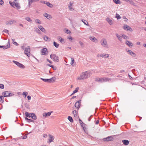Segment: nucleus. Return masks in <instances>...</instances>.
I'll return each mask as SVG.
<instances>
[{
    "mask_svg": "<svg viewBox=\"0 0 146 146\" xmlns=\"http://www.w3.org/2000/svg\"><path fill=\"white\" fill-rule=\"evenodd\" d=\"M9 3L11 6L14 8L15 7L14 6H15L18 9H19L20 8V4L17 2V1L16 0H14L13 2L10 1L9 2Z\"/></svg>",
    "mask_w": 146,
    "mask_h": 146,
    "instance_id": "1",
    "label": "nucleus"
},
{
    "mask_svg": "<svg viewBox=\"0 0 146 146\" xmlns=\"http://www.w3.org/2000/svg\"><path fill=\"white\" fill-rule=\"evenodd\" d=\"M100 43L102 46L106 48H108V45L105 38H102L100 41Z\"/></svg>",
    "mask_w": 146,
    "mask_h": 146,
    "instance_id": "2",
    "label": "nucleus"
},
{
    "mask_svg": "<svg viewBox=\"0 0 146 146\" xmlns=\"http://www.w3.org/2000/svg\"><path fill=\"white\" fill-rule=\"evenodd\" d=\"M111 79L110 78H98L96 79V81L100 82H110Z\"/></svg>",
    "mask_w": 146,
    "mask_h": 146,
    "instance_id": "3",
    "label": "nucleus"
},
{
    "mask_svg": "<svg viewBox=\"0 0 146 146\" xmlns=\"http://www.w3.org/2000/svg\"><path fill=\"white\" fill-rule=\"evenodd\" d=\"M56 79V78L54 77H53L50 79H44L41 78V79L44 82L49 83H53L54 82Z\"/></svg>",
    "mask_w": 146,
    "mask_h": 146,
    "instance_id": "4",
    "label": "nucleus"
},
{
    "mask_svg": "<svg viewBox=\"0 0 146 146\" xmlns=\"http://www.w3.org/2000/svg\"><path fill=\"white\" fill-rule=\"evenodd\" d=\"M2 94L4 97L12 96L14 95L13 93L9 91H5L2 93Z\"/></svg>",
    "mask_w": 146,
    "mask_h": 146,
    "instance_id": "5",
    "label": "nucleus"
},
{
    "mask_svg": "<svg viewBox=\"0 0 146 146\" xmlns=\"http://www.w3.org/2000/svg\"><path fill=\"white\" fill-rule=\"evenodd\" d=\"M50 58L53 60L54 61L58 62L59 61L58 56H56L55 54H51L50 55Z\"/></svg>",
    "mask_w": 146,
    "mask_h": 146,
    "instance_id": "6",
    "label": "nucleus"
},
{
    "mask_svg": "<svg viewBox=\"0 0 146 146\" xmlns=\"http://www.w3.org/2000/svg\"><path fill=\"white\" fill-rule=\"evenodd\" d=\"M24 53L27 56L29 57L30 54V48L29 46H28L25 48Z\"/></svg>",
    "mask_w": 146,
    "mask_h": 146,
    "instance_id": "7",
    "label": "nucleus"
},
{
    "mask_svg": "<svg viewBox=\"0 0 146 146\" xmlns=\"http://www.w3.org/2000/svg\"><path fill=\"white\" fill-rule=\"evenodd\" d=\"M13 62L15 64L17 65L18 66L19 68H25V66L23 64L20 63L18 62L15 61V60H13Z\"/></svg>",
    "mask_w": 146,
    "mask_h": 146,
    "instance_id": "8",
    "label": "nucleus"
},
{
    "mask_svg": "<svg viewBox=\"0 0 146 146\" xmlns=\"http://www.w3.org/2000/svg\"><path fill=\"white\" fill-rule=\"evenodd\" d=\"M112 136H109L106 138H103V140L106 141H112L113 139Z\"/></svg>",
    "mask_w": 146,
    "mask_h": 146,
    "instance_id": "9",
    "label": "nucleus"
},
{
    "mask_svg": "<svg viewBox=\"0 0 146 146\" xmlns=\"http://www.w3.org/2000/svg\"><path fill=\"white\" fill-rule=\"evenodd\" d=\"M126 51L128 53L133 57H135L136 56V54L130 50H126Z\"/></svg>",
    "mask_w": 146,
    "mask_h": 146,
    "instance_id": "10",
    "label": "nucleus"
},
{
    "mask_svg": "<svg viewBox=\"0 0 146 146\" xmlns=\"http://www.w3.org/2000/svg\"><path fill=\"white\" fill-rule=\"evenodd\" d=\"M86 78L90 77L91 74L90 71H88L83 72Z\"/></svg>",
    "mask_w": 146,
    "mask_h": 146,
    "instance_id": "11",
    "label": "nucleus"
},
{
    "mask_svg": "<svg viewBox=\"0 0 146 146\" xmlns=\"http://www.w3.org/2000/svg\"><path fill=\"white\" fill-rule=\"evenodd\" d=\"M123 28L124 30L127 31H132V29L131 28L127 25H124Z\"/></svg>",
    "mask_w": 146,
    "mask_h": 146,
    "instance_id": "12",
    "label": "nucleus"
},
{
    "mask_svg": "<svg viewBox=\"0 0 146 146\" xmlns=\"http://www.w3.org/2000/svg\"><path fill=\"white\" fill-rule=\"evenodd\" d=\"M16 21L14 20H9L7 21L6 22V24L7 25H11L12 24L15 23Z\"/></svg>",
    "mask_w": 146,
    "mask_h": 146,
    "instance_id": "13",
    "label": "nucleus"
},
{
    "mask_svg": "<svg viewBox=\"0 0 146 146\" xmlns=\"http://www.w3.org/2000/svg\"><path fill=\"white\" fill-rule=\"evenodd\" d=\"M54 139V137L52 135H49V137L48 139V143H50L51 142H52L53 140Z\"/></svg>",
    "mask_w": 146,
    "mask_h": 146,
    "instance_id": "14",
    "label": "nucleus"
},
{
    "mask_svg": "<svg viewBox=\"0 0 146 146\" xmlns=\"http://www.w3.org/2000/svg\"><path fill=\"white\" fill-rule=\"evenodd\" d=\"M86 79L83 72L80 75V77H78V79L79 80Z\"/></svg>",
    "mask_w": 146,
    "mask_h": 146,
    "instance_id": "15",
    "label": "nucleus"
},
{
    "mask_svg": "<svg viewBox=\"0 0 146 146\" xmlns=\"http://www.w3.org/2000/svg\"><path fill=\"white\" fill-rule=\"evenodd\" d=\"M89 39L92 41L95 42L98 41L97 39L94 36H90L89 37Z\"/></svg>",
    "mask_w": 146,
    "mask_h": 146,
    "instance_id": "16",
    "label": "nucleus"
},
{
    "mask_svg": "<svg viewBox=\"0 0 146 146\" xmlns=\"http://www.w3.org/2000/svg\"><path fill=\"white\" fill-rule=\"evenodd\" d=\"M52 111L49 112L47 113H43V116L44 117H48L50 115Z\"/></svg>",
    "mask_w": 146,
    "mask_h": 146,
    "instance_id": "17",
    "label": "nucleus"
},
{
    "mask_svg": "<svg viewBox=\"0 0 146 146\" xmlns=\"http://www.w3.org/2000/svg\"><path fill=\"white\" fill-rule=\"evenodd\" d=\"M126 44L130 47H132L133 46V43L128 40L126 41Z\"/></svg>",
    "mask_w": 146,
    "mask_h": 146,
    "instance_id": "18",
    "label": "nucleus"
},
{
    "mask_svg": "<svg viewBox=\"0 0 146 146\" xmlns=\"http://www.w3.org/2000/svg\"><path fill=\"white\" fill-rule=\"evenodd\" d=\"M122 142L123 144L125 145H128L129 142L128 140L125 139L122 140Z\"/></svg>",
    "mask_w": 146,
    "mask_h": 146,
    "instance_id": "19",
    "label": "nucleus"
},
{
    "mask_svg": "<svg viewBox=\"0 0 146 146\" xmlns=\"http://www.w3.org/2000/svg\"><path fill=\"white\" fill-rule=\"evenodd\" d=\"M47 51V48H44L42 49L41 50L42 54L44 55L46 54V52Z\"/></svg>",
    "mask_w": 146,
    "mask_h": 146,
    "instance_id": "20",
    "label": "nucleus"
},
{
    "mask_svg": "<svg viewBox=\"0 0 146 146\" xmlns=\"http://www.w3.org/2000/svg\"><path fill=\"white\" fill-rule=\"evenodd\" d=\"M32 117L33 119L35 120L36 119V117L35 114L34 113H31L30 117Z\"/></svg>",
    "mask_w": 146,
    "mask_h": 146,
    "instance_id": "21",
    "label": "nucleus"
},
{
    "mask_svg": "<svg viewBox=\"0 0 146 146\" xmlns=\"http://www.w3.org/2000/svg\"><path fill=\"white\" fill-rule=\"evenodd\" d=\"M28 5L30 7L31 3L36 2L38 1V0H28Z\"/></svg>",
    "mask_w": 146,
    "mask_h": 146,
    "instance_id": "22",
    "label": "nucleus"
},
{
    "mask_svg": "<svg viewBox=\"0 0 146 146\" xmlns=\"http://www.w3.org/2000/svg\"><path fill=\"white\" fill-rule=\"evenodd\" d=\"M38 27L39 28L40 30L42 31L44 33L45 32V30L44 28L42 26L39 25L38 26Z\"/></svg>",
    "mask_w": 146,
    "mask_h": 146,
    "instance_id": "23",
    "label": "nucleus"
},
{
    "mask_svg": "<svg viewBox=\"0 0 146 146\" xmlns=\"http://www.w3.org/2000/svg\"><path fill=\"white\" fill-rule=\"evenodd\" d=\"M43 15L44 17H45L48 19H49L50 18H52L51 15H50L48 14L47 13H45Z\"/></svg>",
    "mask_w": 146,
    "mask_h": 146,
    "instance_id": "24",
    "label": "nucleus"
},
{
    "mask_svg": "<svg viewBox=\"0 0 146 146\" xmlns=\"http://www.w3.org/2000/svg\"><path fill=\"white\" fill-rule=\"evenodd\" d=\"M58 39L62 43L64 44L65 43V42L64 39L62 38L60 36H59L58 37Z\"/></svg>",
    "mask_w": 146,
    "mask_h": 146,
    "instance_id": "25",
    "label": "nucleus"
},
{
    "mask_svg": "<svg viewBox=\"0 0 146 146\" xmlns=\"http://www.w3.org/2000/svg\"><path fill=\"white\" fill-rule=\"evenodd\" d=\"M100 57L103 58H108L109 57V54H101Z\"/></svg>",
    "mask_w": 146,
    "mask_h": 146,
    "instance_id": "26",
    "label": "nucleus"
},
{
    "mask_svg": "<svg viewBox=\"0 0 146 146\" xmlns=\"http://www.w3.org/2000/svg\"><path fill=\"white\" fill-rule=\"evenodd\" d=\"M43 38L44 40L46 41H50V38H48L47 36L45 35L43 37Z\"/></svg>",
    "mask_w": 146,
    "mask_h": 146,
    "instance_id": "27",
    "label": "nucleus"
},
{
    "mask_svg": "<svg viewBox=\"0 0 146 146\" xmlns=\"http://www.w3.org/2000/svg\"><path fill=\"white\" fill-rule=\"evenodd\" d=\"M106 20L110 25H111L113 24L112 21L110 19L108 18L106 19Z\"/></svg>",
    "mask_w": 146,
    "mask_h": 146,
    "instance_id": "28",
    "label": "nucleus"
},
{
    "mask_svg": "<svg viewBox=\"0 0 146 146\" xmlns=\"http://www.w3.org/2000/svg\"><path fill=\"white\" fill-rule=\"evenodd\" d=\"M10 47V44L9 42H8L7 45L6 46H3V49H6Z\"/></svg>",
    "mask_w": 146,
    "mask_h": 146,
    "instance_id": "29",
    "label": "nucleus"
},
{
    "mask_svg": "<svg viewBox=\"0 0 146 146\" xmlns=\"http://www.w3.org/2000/svg\"><path fill=\"white\" fill-rule=\"evenodd\" d=\"M80 105L81 104H79L78 102H76V103H75L74 106L75 107H76L78 109L80 107Z\"/></svg>",
    "mask_w": 146,
    "mask_h": 146,
    "instance_id": "30",
    "label": "nucleus"
},
{
    "mask_svg": "<svg viewBox=\"0 0 146 146\" xmlns=\"http://www.w3.org/2000/svg\"><path fill=\"white\" fill-rule=\"evenodd\" d=\"M34 29H35V31L37 33H38L40 34H41V32L40 31L39 29H38L37 28L35 27V28H34Z\"/></svg>",
    "mask_w": 146,
    "mask_h": 146,
    "instance_id": "31",
    "label": "nucleus"
},
{
    "mask_svg": "<svg viewBox=\"0 0 146 146\" xmlns=\"http://www.w3.org/2000/svg\"><path fill=\"white\" fill-rule=\"evenodd\" d=\"M115 35H116V36L117 38L120 41H121V40H122V37L120 35H119L117 33L115 34Z\"/></svg>",
    "mask_w": 146,
    "mask_h": 146,
    "instance_id": "32",
    "label": "nucleus"
},
{
    "mask_svg": "<svg viewBox=\"0 0 146 146\" xmlns=\"http://www.w3.org/2000/svg\"><path fill=\"white\" fill-rule=\"evenodd\" d=\"M46 4L48 7L50 8H52L53 7L52 5L48 2H46Z\"/></svg>",
    "mask_w": 146,
    "mask_h": 146,
    "instance_id": "33",
    "label": "nucleus"
},
{
    "mask_svg": "<svg viewBox=\"0 0 146 146\" xmlns=\"http://www.w3.org/2000/svg\"><path fill=\"white\" fill-rule=\"evenodd\" d=\"M25 19L28 21L30 23H32V21L31 19L29 17H26L25 18Z\"/></svg>",
    "mask_w": 146,
    "mask_h": 146,
    "instance_id": "34",
    "label": "nucleus"
},
{
    "mask_svg": "<svg viewBox=\"0 0 146 146\" xmlns=\"http://www.w3.org/2000/svg\"><path fill=\"white\" fill-rule=\"evenodd\" d=\"M25 119L27 121V122H28L29 123H30L31 122H33L34 121L33 120L28 118L27 117H25Z\"/></svg>",
    "mask_w": 146,
    "mask_h": 146,
    "instance_id": "35",
    "label": "nucleus"
},
{
    "mask_svg": "<svg viewBox=\"0 0 146 146\" xmlns=\"http://www.w3.org/2000/svg\"><path fill=\"white\" fill-rule=\"evenodd\" d=\"M68 119L70 121V122L71 123H72L73 121V120L72 118V117L70 116H69L68 117Z\"/></svg>",
    "mask_w": 146,
    "mask_h": 146,
    "instance_id": "36",
    "label": "nucleus"
},
{
    "mask_svg": "<svg viewBox=\"0 0 146 146\" xmlns=\"http://www.w3.org/2000/svg\"><path fill=\"white\" fill-rule=\"evenodd\" d=\"M53 45L56 48H58L59 46V44H58L55 41L53 42Z\"/></svg>",
    "mask_w": 146,
    "mask_h": 146,
    "instance_id": "37",
    "label": "nucleus"
},
{
    "mask_svg": "<svg viewBox=\"0 0 146 146\" xmlns=\"http://www.w3.org/2000/svg\"><path fill=\"white\" fill-rule=\"evenodd\" d=\"M25 114L26 117H30V116L31 115V113H30L27 111L25 112Z\"/></svg>",
    "mask_w": 146,
    "mask_h": 146,
    "instance_id": "38",
    "label": "nucleus"
},
{
    "mask_svg": "<svg viewBox=\"0 0 146 146\" xmlns=\"http://www.w3.org/2000/svg\"><path fill=\"white\" fill-rule=\"evenodd\" d=\"M81 21H82V22L84 23V24L85 25H88V23L85 20H84L83 19H82Z\"/></svg>",
    "mask_w": 146,
    "mask_h": 146,
    "instance_id": "39",
    "label": "nucleus"
},
{
    "mask_svg": "<svg viewBox=\"0 0 146 146\" xmlns=\"http://www.w3.org/2000/svg\"><path fill=\"white\" fill-rule=\"evenodd\" d=\"M113 2L116 4H118L120 3L119 0H113Z\"/></svg>",
    "mask_w": 146,
    "mask_h": 146,
    "instance_id": "40",
    "label": "nucleus"
},
{
    "mask_svg": "<svg viewBox=\"0 0 146 146\" xmlns=\"http://www.w3.org/2000/svg\"><path fill=\"white\" fill-rule=\"evenodd\" d=\"M64 31L66 33L69 34H70L71 33L70 30L66 29H65Z\"/></svg>",
    "mask_w": 146,
    "mask_h": 146,
    "instance_id": "41",
    "label": "nucleus"
},
{
    "mask_svg": "<svg viewBox=\"0 0 146 146\" xmlns=\"http://www.w3.org/2000/svg\"><path fill=\"white\" fill-rule=\"evenodd\" d=\"M73 113L74 114V115L75 117H77V112L76 110H74L72 111Z\"/></svg>",
    "mask_w": 146,
    "mask_h": 146,
    "instance_id": "42",
    "label": "nucleus"
},
{
    "mask_svg": "<svg viewBox=\"0 0 146 146\" xmlns=\"http://www.w3.org/2000/svg\"><path fill=\"white\" fill-rule=\"evenodd\" d=\"M71 63H70V64L73 66V64L74 62V59L73 58H71Z\"/></svg>",
    "mask_w": 146,
    "mask_h": 146,
    "instance_id": "43",
    "label": "nucleus"
},
{
    "mask_svg": "<svg viewBox=\"0 0 146 146\" xmlns=\"http://www.w3.org/2000/svg\"><path fill=\"white\" fill-rule=\"evenodd\" d=\"M35 22L37 23L41 24V23L40 21L38 19H36L35 20Z\"/></svg>",
    "mask_w": 146,
    "mask_h": 146,
    "instance_id": "44",
    "label": "nucleus"
},
{
    "mask_svg": "<svg viewBox=\"0 0 146 146\" xmlns=\"http://www.w3.org/2000/svg\"><path fill=\"white\" fill-rule=\"evenodd\" d=\"M47 65L49 66H50V67H51V68H53V69L54 70H56V68L55 67V68H54V66L52 65H50V64H47Z\"/></svg>",
    "mask_w": 146,
    "mask_h": 146,
    "instance_id": "45",
    "label": "nucleus"
},
{
    "mask_svg": "<svg viewBox=\"0 0 146 146\" xmlns=\"http://www.w3.org/2000/svg\"><path fill=\"white\" fill-rule=\"evenodd\" d=\"M78 89H79L77 87V88H76L75 89V90L73 91V94H74L76 93L78 91Z\"/></svg>",
    "mask_w": 146,
    "mask_h": 146,
    "instance_id": "46",
    "label": "nucleus"
},
{
    "mask_svg": "<svg viewBox=\"0 0 146 146\" xmlns=\"http://www.w3.org/2000/svg\"><path fill=\"white\" fill-rule=\"evenodd\" d=\"M115 16L117 18V19H119L121 18V17L120 16V15L117 13L116 14Z\"/></svg>",
    "mask_w": 146,
    "mask_h": 146,
    "instance_id": "47",
    "label": "nucleus"
},
{
    "mask_svg": "<svg viewBox=\"0 0 146 146\" xmlns=\"http://www.w3.org/2000/svg\"><path fill=\"white\" fill-rule=\"evenodd\" d=\"M28 93L27 92H23L22 94L25 96V97H26V96L27 95Z\"/></svg>",
    "mask_w": 146,
    "mask_h": 146,
    "instance_id": "48",
    "label": "nucleus"
},
{
    "mask_svg": "<svg viewBox=\"0 0 146 146\" xmlns=\"http://www.w3.org/2000/svg\"><path fill=\"white\" fill-rule=\"evenodd\" d=\"M67 38L71 41H72V40L73 39V38L70 36H68Z\"/></svg>",
    "mask_w": 146,
    "mask_h": 146,
    "instance_id": "49",
    "label": "nucleus"
},
{
    "mask_svg": "<svg viewBox=\"0 0 146 146\" xmlns=\"http://www.w3.org/2000/svg\"><path fill=\"white\" fill-rule=\"evenodd\" d=\"M27 134H25L23 137H22V136L21 137H21L22 139H25L27 138Z\"/></svg>",
    "mask_w": 146,
    "mask_h": 146,
    "instance_id": "50",
    "label": "nucleus"
},
{
    "mask_svg": "<svg viewBox=\"0 0 146 146\" xmlns=\"http://www.w3.org/2000/svg\"><path fill=\"white\" fill-rule=\"evenodd\" d=\"M4 88V85L3 84H0V88L1 89H3Z\"/></svg>",
    "mask_w": 146,
    "mask_h": 146,
    "instance_id": "51",
    "label": "nucleus"
},
{
    "mask_svg": "<svg viewBox=\"0 0 146 146\" xmlns=\"http://www.w3.org/2000/svg\"><path fill=\"white\" fill-rule=\"evenodd\" d=\"M12 40L13 41V43L14 44L16 45V46H18L19 45V44L16 42H13V41H14V40L12 39Z\"/></svg>",
    "mask_w": 146,
    "mask_h": 146,
    "instance_id": "52",
    "label": "nucleus"
},
{
    "mask_svg": "<svg viewBox=\"0 0 146 146\" xmlns=\"http://www.w3.org/2000/svg\"><path fill=\"white\" fill-rule=\"evenodd\" d=\"M9 31L8 30H7L6 29H5L3 31V32L9 34Z\"/></svg>",
    "mask_w": 146,
    "mask_h": 146,
    "instance_id": "53",
    "label": "nucleus"
},
{
    "mask_svg": "<svg viewBox=\"0 0 146 146\" xmlns=\"http://www.w3.org/2000/svg\"><path fill=\"white\" fill-rule=\"evenodd\" d=\"M129 3L131 4H132L133 5H135V3L132 0H130Z\"/></svg>",
    "mask_w": 146,
    "mask_h": 146,
    "instance_id": "54",
    "label": "nucleus"
},
{
    "mask_svg": "<svg viewBox=\"0 0 146 146\" xmlns=\"http://www.w3.org/2000/svg\"><path fill=\"white\" fill-rule=\"evenodd\" d=\"M4 1L3 0H0V5H1L4 3Z\"/></svg>",
    "mask_w": 146,
    "mask_h": 146,
    "instance_id": "55",
    "label": "nucleus"
},
{
    "mask_svg": "<svg viewBox=\"0 0 146 146\" xmlns=\"http://www.w3.org/2000/svg\"><path fill=\"white\" fill-rule=\"evenodd\" d=\"M122 37L124 39H126L127 38V36L124 35L122 36Z\"/></svg>",
    "mask_w": 146,
    "mask_h": 146,
    "instance_id": "56",
    "label": "nucleus"
},
{
    "mask_svg": "<svg viewBox=\"0 0 146 146\" xmlns=\"http://www.w3.org/2000/svg\"><path fill=\"white\" fill-rule=\"evenodd\" d=\"M27 97L28 98V100H31V98L30 96H28Z\"/></svg>",
    "mask_w": 146,
    "mask_h": 146,
    "instance_id": "57",
    "label": "nucleus"
},
{
    "mask_svg": "<svg viewBox=\"0 0 146 146\" xmlns=\"http://www.w3.org/2000/svg\"><path fill=\"white\" fill-rule=\"evenodd\" d=\"M79 122L80 123V124H82V123H83V122L80 119H79Z\"/></svg>",
    "mask_w": 146,
    "mask_h": 146,
    "instance_id": "58",
    "label": "nucleus"
},
{
    "mask_svg": "<svg viewBox=\"0 0 146 146\" xmlns=\"http://www.w3.org/2000/svg\"><path fill=\"white\" fill-rule=\"evenodd\" d=\"M79 43L81 46H83V43L81 41H80L79 42Z\"/></svg>",
    "mask_w": 146,
    "mask_h": 146,
    "instance_id": "59",
    "label": "nucleus"
},
{
    "mask_svg": "<svg viewBox=\"0 0 146 146\" xmlns=\"http://www.w3.org/2000/svg\"><path fill=\"white\" fill-rule=\"evenodd\" d=\"M70 9V10L72 11L74 10V9H73L72 7H68Z\"/></svg>",
    "mask_w": 146,
    "mask_h": 146,
    "instance_id": "60",
    "label": "nucleus"
},
{
    "mask_svg": "<svg viewBox=\"0 0 146 146\" xmlns=\"http://www.w3.org/2000/svg\"><path fill=\"white\" fill-rule=\"evenodd\" d=\"M3 98L4 99L3 96H0V99L1 100H2V101L3 100Z\"/></svg>",
    "mask_w": 146,
    "mask_h": 146,
    "instance_id": "61",
    "label": "nucleus"
},
{
    "mask_svg": "<svg viewBox=\"0 0 146 146\" xmlns=\"http://www.w3.org/2000/svg\"><path fill=\"white\" fill-rule=\"evenodd\" d=\"M129 79H131V80H133V78H132L131 76H130L129 75Z\"/></svg>",
    "mask_w": 146,
    "mask_h": 146,
    "instance_id": "62",
    "label": "nucleus"
},
{
    "mask_svg": "<svg viewBox=\"0 0 146 146\" xmlns=\"http://www.w3.org/2000/svg\"><path fill=\"white\" fill-rule=\"evenodd\" d=\"M81 126L82 127H83L84 126H85V125H86V124L85 123H82V124H81Z\"/></svg>",
    "mask_w": 146,
    "mask_h": 146,
    "instance_id": "63",
    "label": "nucleus"
},
{
    "mask_svg": "<svg viewBox=\"0 0 146 146\" xmlns=\"http://www.w3.org/2000/svg\"><path fill=\"white\" fill-rule=\"evenodd\" d=\"M99 120H97L96 121V123H95V124H96V125L98 124L99 123Z\"/></svg>",
    "mask_w": 146,
    "mask_h": 146,
    "instance_id": "64",
    "label": "nucleus"
}]
</instances>
